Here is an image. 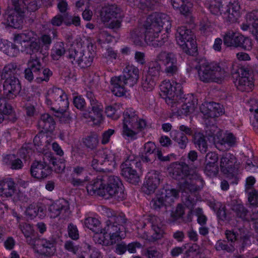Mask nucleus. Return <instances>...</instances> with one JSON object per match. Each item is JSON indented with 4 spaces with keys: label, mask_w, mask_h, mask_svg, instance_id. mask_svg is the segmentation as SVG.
<instances>
[{
    "label": "nucleus",
    "mask_w": 258,
    "mask_h": 258,
    "mask_svg": "<svg viewBox=\"0 0 258 258\" xmlns=\"http://www.w3.org/2000/svg\"><path fill=\"white\" fill-rule=\"evenodd\" d=\"M55 242L53 239L41 238L37 242L36 251L40 254L50 256L55 252Z\"/></svg>",
    "instance_id": "nucleus-25"
},
{
    "label": "nucleus",
    "mask_w": 258,
    "mask_h": 258,
    "mask_svg": "<svg viewBox=\"0 0 258 258\" xmlns=\"http://www.w3.org/2000/svg\"><path fill=\"white\" fill-rule=\"evenodd\" d=\"M12 3L14 9L12 8L10 10H16V11H19L20 13H25L27 5L28 3V0H12Z\"/></svg>",
    "instance_id": "nucleus-54"
},
{
    "label": "nucleus",
    "mask_w": 258,
    "mask_h": 258,
    "mask_svg": "<svg viewBox=\"0 0 258 258\" xmlns=\"http://www.w3.org/2000/svg\"><path fill=\"white\" fill-rule=\"evenodd\" d=\"M156 79V78L146 75L143 76L142 81L143 89L146 91H152L155 86Z\"/></svg>",
    "instance_id": "nucleus-49"
},
{
    "label": "nucleus",
    "mask_w": 258,
    "mask_h": 258,
    "mask_svg": "<svg viewBox=\"0 0 258 258\" xmlns=\"http://www.w3.org/2000/svg\"><path fill=\"white\" fill-rule=\"evenodd\" d=\"M239 77L235 81V85L237 88L242 91H250L253 86L251 78H249V71L246 68L242 67L238 72Z\"/></svg>",
    "instance_id": "nucleus-19"
},
{
    "label": "nucleus",
    "mask_w": 258,
    "mask_h": 258,
    "mask_svg": "<svg viewBox=\"0 0 258 258\" xmlns=\"http://www.w3.org/2000/svg\"><path fill=\"white\" fill-rule=\"evenodd\" d=\"M106 175H99L96 179L93 180L86 186L88 194L91 196L98 195L99 196H104V189L105 187V182L107 179L105 178Z\"/></svg>",
    "instance_id": "nucleus-24"
},
{
    "label": "nucleus",
    "mask_w": 258,
    "mask_h": 258,
    "mask_svg": "<svg viewBox=\"0 0 258 258\" xmlns=\"http://www.w3.org/2000/svg\"><path fill=\"white\" fill-rule=\"evenodd\" d=\"M221 171L229 178H234L235 180L238 172L239 164L235 156L230 153L224 154L220 159Z\"/></svg>",
    "instance_id": "nucleus-14"
},
{
    "label": "nucleus",
    "mask_w": 258,
    "mask_h": 258,
    "mask_svg": "<svg viewBox=\"0 0 258 258\" xmlns=\"http://www.w3.org/2000/svg\"><path fill=\"white\" fill-rule=\"evenodd\" d=\"M68 203L64 200H59L50 205L48 211L51 218H55L60 214H63L69 211Z\"/></svg>",
    "instance_id": "nucleus-30"
},
{
    "label": "nucleus",
    "mask_w": 258,
    "mask_h": 258,
    "mask_svg": "<svg viewBox=\"0 0 258 258\" xmlns=\"http://www.w3.org/2000/svg\"><path fill=\"white\" fill-rule=\"evenodd\" d=\"M169 173L171 176L179 181L180 191L186 194L192 193L202 188L203 180L199 174L189 169L185 163L174 162L170 165Z\"/></svg>",
    "instance_id": "nucleus-1"
},
{
    "label": "nucleus",
    "mask_w": 258,
    "mask_h": 258,
    "mask_svg": "<svg viewBox=\"0 0 258 258\" xmlns=\"http://www.w3.org/2000/svg\"><path fill=\"white\" fill-rule=\"evenodd\" d=\"M35 36V34L31 31L26 30L21 33L15 35L14 41L16 44L21 45L22 48H27L29 42Z\"/></svg>",
    "instance_id": "nucleus-33"
},
{
    "label": "nucleus",
    "mask_w": 258,
    "mask_h": 258,
    "mask_svg": "<svg viewBox=\"0 0 258 258\" xmlns=\"http://www.w3.org/2000/svg\"><path fill=\"white\" fill-rule=\"evenodd\" d=\"M66 51L64 43L57 42L51 49V56L53 60H57L65 54Z\"/></svg>",
    "instance_id": "nucleus-43"
},
{
    "label": "nucleus",
    "mask_w": 258,
    "mask_h": 258,
    "mask_svg": "<svg viewBox=\"0 0 258 258\" xmlns=\"http://www.w3.org/2000/svg\"><path fill=\"white\" fill-rule=\"evenodd\" d=\"M83 50H84L79 46H72L69 49L68 58L70 59L72 63L79 64L81 58H82L83 55Z\"/></svg>",
    "instance_id": "nucleus-39"
},
{
    "label": "nucleus",
    "mask_w": 258,
    "mask_h": 258,
    "mask_svg": "<svg viewBox=\"0 0 258 258\" xmlns=\"http://www.w3.org/2000/svg\"><path fill=\"white\" fill-rule=\"evenodd\" d=\"M100 233H98L99 230H98L96 232V233L94 236V240L96 243H98L105 246L114 244V243H112V241L110 238L109 239H108L106 238L105 235L106 234V233L105 231L103 232V230H100Z\"/></svg>",
    "instance_id": "nucleus-50"
},
{
    "label": "nucleus",
    "mask_w": 258,
    "mask_h": 258,
    "mask_svg": "<svg viewBox=\"0 0 258 258\" xmlns=\"http://www.w3.org/2000/svg\"><path fill=\"white\" fill-rule=\"evenodd\" d=\"M137 163L138 162L133 157L129 156L120 165L121 175L128 182L135 184L138 183L140 180L139 176L134 169Z\"/></svg>",
    "instance_id": "nucleus-17"
},
{
    "label": "nucleus",
    "mask_w": 258,
    "mask_h": 258,
    "mask_svg": "<svg viewBox=\"0 0 258 258\" xmlns=\"http://www.w3.org/2000/svg\"><path fill=\"white\" fill-rule=\"evenodd\" d=\"M195 36L189 29L185 26L178 27L176 33L177 43L187 54L194 55L197 52V46Z\"/></svg>",
    "instance_id": "nucleus-7"
},
{
    "label": "nucleus",
    "mask_w": 258,
    "mask_h": 258,
    "mask_svg": "<svg viewBox=\"0 0 258 258\" xmlns=\"http://www.w3.org/2000/svg\"><path fill=\"white\" fill-rule=\"evenodd\" d=\"M52 75V72L48 68L43 69L40 74V76H38L36 77L35 81L37 83H40L42 81L47 82L49 79V77Z\"/></svg>",
    "instance_id": "nucleus-57"
},
{
    "label": "nucleus",
    "mask_w": 258,
    "mask_h": 258,
    "mask_svg": "<svg viewBox=\"0 0 258 258\" xmlns=\"http://www.w3.org/2000/svg\"><path fill=\"white\" fill-rule=\"evenodd\" d=\"M28 47H29L33 52H39L43 55H45L48 54V52H46L42 47V44L40 43L39 40L37 41H33L31 42L28 44Z\"/></svg>",
    "instance_id": "nucleus-55"
},
{
    "label": "nucleus",
    "mask_w": 258,
    "mask_h": 258,
    "mask_svg": "<svg viewBox=\"0 0 258 258\" xmlns=\"http://www.w3.org/2000/svg\"><path fill=\"white\" fill-rule=\"evenodd\" d=\"M194 142L202 153H205L208 151V145L204 135L201 133H196L194 135Z\"/></svg>",
    "instance_id": "nucleus-41"
},
{
    "label": "nucleus",
    "mask_w": 258,
    "mask_h": 258,
    "mask_svg": "<svg viewBox=\"0 0 258 258\" xmlns=\"http://www.w3.org/2000/svg\"><path fill=\"white\" fill-rule=\"evenodd\" d=\"M50 162L53 165L54 170L56 173H62L64 171L66 165L62 159L56 160L54 158H51Z\"/></svg>",
    "instance_id": "nucleus-56"
},
{
    "label": "nucleus",
    "mask_w": 258,
    "mask_h": 258,
    "mask_svg": "<svg viewBox=\"0 0 258 258\" xmlns=\"http://www.w3.org/2000/svg\"><path fill=\"white\" fill-rule=\"evenodd\" d=\"M121 76L126 81L127 86L132 87L137 83L139 80V69L133 65L128 64L124 69L123 75Z\"/></svg>",
    "instance_id": "nucleus-29"
},
{
    "label": "nucleus",
    "mask_w": 258,
    "mask_h": 258,
    "mask_svg": "<svg viewBox=\"0 0 258 258\" xmlns=\"http://www.w3.org/2000/svg\"><path fill=\"white\" fill-rule=\"evenodd\" d=\"M144 26L145 39H150L153 34H158L164 29L167 32L171 23L170 17L166 14L155 13L148 17Z\"/></svg>",
    "instance_id": "nucleus-4"
},
{
    "label": "nucleus",
    "mask_w": 258,
    "mask_h": 258,
    "mask_svg": "<svg viewBox=\"0 0 258 258\" xmlns=\"http://www.w3.org/2000/svg\"><path fill=\"white\" fill-rule=\"evenodd\" d=\"M16 191V185L11 178L0 181V196L11 197Z\"/></svg>",
    "instance_id": "nucleus-31"
},
{
    "label": "nucleus",
    "mask_w": 258,
    "mask_h": 258,
    "mask_svg": "<svg viewBox=\"0 0 258 258\" xmlns=\"http://www.w3.org/2000/svg\"><path fill=\"white\" fill-rule=\"evenodd\" d=\"M221 144L226 143L229 146L232 147L236 145V138L235 136L231 133H226L224 137L222 139Z\"/></svg>",
    "instance_id": "nucleus-59"
},
{
    "label": "nucleus",
    "mask_w": 258,
    "mask_h": 258,
    "mask_svg": "<svg viewBox=\"0 0 258 258\" xmlns=\"http://www.w3.org/2000/svg\"><path fill=\"white\" fill-rule=\"evenodd\" d=\"M38 40L40 43L42 44V46L46 52H47L52 42V37L50 35L44 34L42 35Z\"/></svg>",
    "instance_id": "nucleus-61"
},
{
    "label": "nucleus",
    "mask_w": 258,
    "mask_h": 258,
    "mask_svg": "<svg viewBox=\"0 0 258 258\" xmlns=\"http://www.w3.org/2000/svg\"><path fill=\"white\" fill-rule=\"evenodd\" d=\"M184 214V207L181 204H178L175 211L171 213V217L173 221L181 218Z\"/></svg>",
    "instance_id": "nucleus-58"
},
{
    "label": "nucleus",
    "mask_w": 258,
    "mask_h": 258,
    "mask_svg": "<svg viewBox=\"0 0 258 258\" xmlns=\"http://www.w3.org/2000/svg\"><path fill=\"white\" fill-rule=\"evenodd\" d=\"M107 179L104 189L105 199L113 198L117 201H122L125 198L123 186L119 178L114 175L105 176Z\"/></svg>",
    "instance_id": "nucleus-11"
},
{
    "label": "nucleus",
    "mask_w": 258,
    "mask_h": 258,
    "mask_svg": "<svg viewBox=\"0 0 258 258\" xmlns=\"http://www.w3.org/2000/svg\"><path fill=\"white\" fill-rule=\"evenodd\" d=\"M200 110L206 117L215 118L223 114L224 113L223 106L214 102H205L200 106Z\"/></svg>",
    "instance_id": "nucleus-23"
},
{
    "label": "nucleus",
    "mask_w": 258,
    "mask_h": 258,
    "mask_svg": "<svg viewBox=\"0 0 258 258\" xmlns=\"http://www.w3.org/2000/svg\"><path fill=\"white\" fill-rule=\"evenodd\" d=\"M20 72V68L16 63H10L4 67L1 74V78H6V77H13V76L18 77Z\"/></svg>",
    "instance_id": "nucleus-37"
},
{
    "label": "nucleus",
    "mask_w": 258,
    "mask_h": 258,
    "mask_svg": "<svg viewBox=\"0 0 258 258\" xmlns=\"http://www.w3.org/2000/svg\"><path fill=\"white\" fill-rule=\"evenodd\" d=\"M55 124L53 117L48 113L42 114L38 122V127L45 132H52L54 129Z\"/></svg>",
    "instance_id": "nucleus-32"
},
{
    "label": "nucleus",
    "mask_w": 258,
    "mask_h": 258,
    "mask_svg": "<svg viewBox=\"0 0 258 258\" xmlns=\"http://www.w3.org/2000/svg\"><path fill=\"white\" fill-rule=\"evenodd\" d=\"M160 61L156 58L155 61H152L148 64V71L146 75L150 76L154 78H158L160 75L161 66L159 63Z\"/></svg>",
    "instance_id": "nucleus-44"
},
{
    "label": "nucleus",
    "mask_w": 258,
    "mask_h": 258,
    "mask_svg": "<svg viewBox=\"0 0 258 258\" xmlns=\"http://www.w3.org/2000/svg\"><path fill=\"white\" fill-rule=\"evenodd\" d=\"M126 219L123 214L115 215L106 222V225L103 229L106 234H108L112 243L115 244L125 236V230L124 224Z\"/></svg>",
    "instance_id": "nucleus-6"
},
{
    "label": "nucleus",
    "mask_w": 258,
    "mask_h": 258,
    "mask_svg": "<svg viewBox=\"0 0 258 258\" xmlns=\"http://www.w3.org/2000/svg\"><path fill=\"white\" fill-rule=\"evenodd\" d=\"M84 224L86 227L96 232L99 230L98 227H99L100 223L95 218L88 217L85 219Z\"/></svg>",
    "instance_id": "nucleus-53"
},
{
    "label": "nucleus",
    "mask_w": 258,
    "mask_h": 258,
    "mask_svg": "<svg viewBox=\"0 0 258 258\" xmlns=\"http://www.w3.org/2000/svg\"><path fill=\"white\" fill-rule=\"evenodd\" d=\"M160 90L163 95L166 96L165 102L171 107L177 108V103L181 99L183 93L180 88V85L176 84L175 86L169 82H163L160 85Z\"/></svg>",
    "instance_id": "nucleus-12"
},
{
    "label": "nucleus",
    "mask_w": 258,
    "mask_h": 258,
    "mask_svg": "<svg viewBox=\"0 0 258 258\" xmlns=\"http://www.w3.org/2000/svg\"><path fill=\"white\" fill-rule=\"evenodd\" d=\"M204 171L209 176H215L218 174L219 168L218 164H205Z\"/></svg>",
    "instance_id": "nucleus-60"
},
{
    "label": "nucleus",
    "mask_w": 258,
    "mask_h": 258,
    "mask_svg": "<svg viewBox=\"0 0 258 258\" xmlns=\"http://www.w3.org/2000/svg\"><path fill=\"white\" fill-rule=\"evenodd\" d=\"M223 42L227 47H240L246 50H249L252 48L250 39L239 33L230 31L227 32L224 35Z\"/></svg>",
    "instance_id": "nucleus-13"
},
{
    "label": "nucleus",
    "mask_w": 258,
    "mask_h": 258,
    "mask_svg": "<svg viewBox=\"0 0 258 258\" xmlns=\"http://www.w3.org/2000/svg\"><path fill=\"white\" fill-rule=\"evenodd\" d=\"M28 68L33 72L36 77L40 76L43 67L40 59L36 56H31L28 62Z\"/></svg>",
    "instance_id": "nucleus-42"
},
{
    "label": "nucleus",
    "mask_w": 258,
    "mask_h": 258,
    "mask_svg": "<svg viewBox=\"0 0 258 258\" xmlns=\"http://www.w3.org/2000/svg\"><path fill=\"white\" fill-rule=\"evenodd\" d=\"M51 170L47 164L41 161H34L31 164L30 173L37 179L46 178L51 173Z\"/></svg>",
    "instance_id": "nucleus-22"
},
{
    "label": "nucleus",
    "mask_w": 258,
    "mask_h": 258,
    "mask_svg": "<svg viewBox=\"0 0 258 258\" xmlns=\"http://www.w3.org/2000/svg\"><path fill=\"white\" fill-rule=\"evenodd\" d=\"M145 255L148 258H162V254L156 248L152 247L146 249Z\"/></svg>",
    "instance_id": "nucleus-64"
},
{
    "label": "nucleus",
    "mask_w": 258,
    "mask_h": 258,
    "mask_svg": "<svg viewBox=\"0 0 258 258\" xmlns=\"http://www.w3.org/2000/svg\"><path fill=\"white\" fill-rule=\"evenodd\" d=\"M232 210L236 215L243 220H248L249 219V212L241 204H236L232 206Z\"/></svg>",
    "instance_id": "nucleus-47"
},
{
    "label": "nucleus",
    "mask_w": 258,
    "mask_h": 258,
    "mask_svg": "<svg viewBox=\"0 0 258 258\" xmlns=\"http://www.w3.org/2000/svg\"><path fill=\"white\" fill-rule=\"evenodd\" d=\"M146 183L142 187L143 191L147 195H151L154 192L160 182L161 175L157 171H153L148 173Z\"/></svg>",
    "instance_id": "nucleus-26"
},
{
    "label": "nucleus",
    "mask_w": 258,
    "mask_h": 258,
    "mask_svg": "<svg viewBox=\"0 0 258 258\" xmlns=\"http://www.w3.org/2000/svg\"><path fill=\"white\" fill-rule=\"evenodd\" d=\"M201 81L205 83L220 82L226 76V71L219 63L205 62L196 66Z\"/></svg>",
    "instance_id": "nucleus-5"
},
{
    "label": "nucleus",
    "mask_w": 258,
    "mask_h": 258,
    "mask_svg": "<svg viewBox=\"0 0 258 258\" xmlns=\"http://www.w3.org/2000/svg\"><path fill=\"white\" fill-rule=\"evenodd\" d=\"M86 96L89 100L91 106L88 109L89 117L93 121L97 120V122L100 121L102 117V105L96 99L91 92H87Z\"/></svg>",
    "instance_id": "nucleus-20"
},
{
    "label": "nucleus",
    "mask_w": 258,
    "mask_h": 258,
    "mask_svg": "<svg viewBox=\"0 0 258 258\" xmlns=\"http://www.w3.org/2000/svg\"><path fill=\"white\" fill-rule=\"evenodd\" d=\"M181 103L183 104L180 110V112L182 114L187 115L194 111L196 107L197 101L192 94H183L181 96V99L179 100V102L177 103V105ZM176 108L174 107L172 110L175 111Z\"/></svg>",
    "instance_id": "nucleus-27"
},
{
    "label": "nucleus",
    "mask_w": 258,
    "mask_h": 258,
    "mask_svg": "<svg viewBox=\"0 0 258 258\" xmlns=\"http://www.w3.org/2000/svg\"><path fill=\"white\" fill-rule=\"evenodd\" d=\"M115 156L109 151L100 150L94 156L91 166L97 171H110L115 167Z\"/></svg>",
    "instance_id": "nucleus-8"
},
{
    "label": "nucleus",
    "mask_w": 258,
    "mask_h": 258,
    "mask_svg": "<svg viewBox=\"0 0 258 258\" xmlns=\"http://www.w3.org/2000/svg\"><path fill=\"white\" fill-rule=\"evenodd\" d=\"M145 31L143 28H137L131 32L130 39L136 45L141 46L143 44V34Z\"/></svg>",
    "instance_id": "nucleus-46"
},
{
    "label": "nucleus",
    "mask_w": 258,
    "mask_h": 258,
    "mask_svg": "<svg viewBox=\"0 0 258 258\" xmlns=\"http://www.w3.org/2000/svg\"><path fill=\"white\" fill-rule=\"evenodd\" d=\"M93 46H91V49L88 46L86 50H83V55L79 63L78 66L82 68L90 67L95 56V53L92 49Z\"/></svg>",
    "instance_id": "nucleus-35"
},
{
    "label": "nucleus",
    "mask_w": 258,
    "mask_h": 258,
    "mask_svg": "<svg viewBox=\"0 0 258 258\" xmlns=\"http://www.w3.org/2000/svg\"><path fill=\"white\" fill-rule=\"evenodd\" d=\"M215 248L217 251L223 250L227 252H233L235 249V246L232 243H229L226 240H219L215 245Z\"/></svg>",
    "instance_id": "nucleus-48"
},
{
    "label": "nucleus",
    "mask_w": 258,
    "mask_h": 258,
    "mask_svg": "<svg viewBox=\"0 0 258 258\" xmlns=\"http://www.w3.org/2000/svg\"><path fill=\"white\" fill-rule=\"evenodd\" d=\"M101 17L104 23H108V28L118 29L121 26L123 17L122 11L116 5H111L102 8Z\"/></svg>",
    "instance_id": "nucleus-10"
},
{
    "label": "nucleus",
    "mask_w": 258,
    "mask_h": 258,
    "mask_svg": "<svg viewBox=\"0 0 258 258\" xmlns=\"http://www.w3.org/2000/svg\"><path fill=\"white\" fill-rule=\"evenodd\" d=\"M209 9L212 14L223 15L227 21L234 22L239 16L240 2L239 0L214 1L211 3Z\"/></svg>",
    "instance_id": "nucleus-2"
},
{
    "label": "nucleus",
    "mask_w": 258,
    "mask_h": 258,
    "mask_svg": "<svg viewBox=\"0 0 258 258\" xmlns=\"http://www.w3.org/2000/svg\"><path fill=\"white\" fill-rule=\"evenodd\" d=\"M4 162L12 169H20L23 167L22 161L16 158L14 155H7L4 159Z\"/></svg>",
    "instance_id": "nucleus-45"
},
{
    "label": "nucleus",
    "mask_w": 258,
    "mask_h": 258,
    "mask_svg": "<svg viewBox=\"0 0 258 258\" xmlns=\"http://www.w3.org/2000/svg\"><path fill=\"white\" fill-rule=\"evenodd\" d=\"M46 103L50 109L54 112L64 111L69 107L67 95L57 88L49 90L46 97Z\"/></svg>",
    "instance_id": "nucleus-9"
},
{
    "label": "nucleus",
    "mask_w": 258,
    "mask_h": 258,
    "mask_svg": "<svg viewBox=\"0 0 258 258\" xmlns=\"http://www.w3.org/2000/svg\"><path fill=\"white\" fill-rule=\"evenodd\" d=\"M168 40V36L166 33L162 34L161 36L158 34H153L150 37V39H145L146 42L149 45L154 47L162 46Z\"/></svg>",
    "instance_id": "nucleus-38"
},
{
    "label": "nucleus",
    "mask_w": 258,
    "mask_h": 258,
    "mask_svg": "<svg viewBox=\"0 0 258 258\" xmlns=\"http://www.w3.org/2000/svg\"><path fill=\"white\" fill-rule=\"evenodd\" d=\"M24 13L16 10H7L4 15V24L17 29L20 28L23 23Z\"/></svg>",
    "instance_id": "nucleus-21"
},
{
    "label": "nucleus",
    "mask_w": 258,
    "mask_h": 258,
    "mask_svg": "<svg viewBox=\"0 0 258 258\" xmlns=\"http://www.w3.org/2000/svg\"><path fill=\"white\" fill-rule=\"evenodd\" d=\"M69 236L73 240H77L79 238V231L77 226L73 223H70L68 226Z\"/></svg>",
    "instance_id": "nucleus-62"
},
{
    "label": "nucleus",
    "mask_w": 258,
    "mask_h": 258,
    "mask_svg": "<svg viewBox=\"0 0 258 258\" xmlns=\"http://www.w3.org/2000/svg\"><path fill=\"white\" fill-rule=\"evenodd\" d=\"M178 192L175 189L166 190L164 196L156 197L152 199L151 202V207L155 210L159 211L163 209L166 211L167 207L170 206L174 202L175 199L177 198Z\"/></svg>",
    "instance_id": "nucleus-16"
},
{
    "label": "nucleus",
    "mask_w": 258,
    "mask_h": 258,
    "mask_svg": "<svg viewBox=\"0 0 258 258\" xmlns=\"http://www.w3.org/2000/svg\"><path fill=\"white\" fill-rule=\"evenodd\" d=\"M82 142L87 148L94 150L96 148L99 144L98 136L96 133H91L83 138Z\"/></svg>",
    "instance_id": "nucleus-40"
},
{
    "label": "nucleus",
    "mask_w": 258,
    "mask_h": 258,
    "mask_svg": "<svg viewBox=\"0 0 258 258\" xmlns=\"http://www.w3.org/2000/svg\"><path fill=\"white\" fill-rule=\"evenodd\" d=\"M157 60L162 62L165 67L164 72L168 76H173L178 71L176 55L171 52L161 51L156 56Z\"/></svg>",
    "instance_id": "nucleus-15"
},
{
    "label": "nucleus",
    "mask_w": 258,
    "mask_h": 258,
    "mask_svg": "<svg viewBox=\"0 0 258 258\" xmlns=\"http://www.w3.org/2000/svg\"><path fill=\"white\" fill-rule=\"evenodd\" d=\"M173 8L178 9L184 15H188L191 13L192 4L189 0H171Z\"/></svg>",
    "instance_id": "nucleus-34"
},
{
    "label": "nucleus",
    "mask_w": 258,
    "mask_h": 258,
    "mask_svg": "<svg viewBox=\"0 0 258 258\" xmlns=\"http://www.w3.org/2000/svg\"><path fill=\"white\" fill-rule=\"evenodd\" d=\"M173 140L177 144L181 149H184L188 143V140L185 135L183 133L177 132L175 136L172 138Z\"/></svg>",
    "instance_id": "nucleus-51"
},
{
    "label": "nucleus",
    "mask_w": 258,
    "mask_h": 258,
    "mask_svg": "<svg viewBox=\"0 0 258 258\" xmlns=\"http://www.w3.org/2000/svg\"><path fill=\"white\" fill-rule=\"evenodd\" d=\"M4 80L3 88L5 97L8 99H12L16 97L21 89V85L18 78L13 76V77L1 78Z\"/></svg>",
    "instance_id": "nucleus-18"
},
{
    "label": "nucleus",
    "mask_w": 258,
    "mask_h": 258,
    "mask_svg": "<svg viewBox=\"0 0 258 258\" xmlns=\"http://www.w3.org/2000/svg\"><path fill=\"white\" fill-rule=\"evenodd\" d=\"M128 86H127L126 81L120 76H115L111 78L110 80V89L113 93L116 96L121 97L123 96L126 91Z\"/></svg>",
    "instance_id": "nucleus-28"
},
{
    "label": "nucleus",
    "mask_w": 258,
    "mask_h": 258,
    "mask_svg": "<svg viewBox=\"0 0 258 258\" xmlns=\"http://www.w3.org/2000/svg\"><path fill=\"white\" fill-rule=\"evenodd\" d=\"M146 126V121L139 117L137 112L133 108H127L124 111L122 131L123 136L131 140H135L137 134L144 130Z\"/></svg>",
    "instance_id": "nucleus-3"
},
{
    "label": "nucleus",
    "mask_w": 258,
    "mask_h": 258,
    "mask_svg": "<svg viewBox=\"0 0 258 258\" xmlns=\"http://www.w3.org/2000/svg\"><path fill=\"white\" fill-rule=\"evenodd\" d=\"M46 209L42 205L31 204L27 208L25 213L30 219H33L38 216L39 217H43L45 215Z\"/></svg>",
    "instance_id": "nucleus-36"
},
{
    "label": "nucleus",
    "mask_w": 258,
    "mask_h": 258,
    "mask_svg": "<svg viewBox=\"0 0 258 258\" xmlns=\"http://www.w3.org/2000/svg\"><path fill=\"white\" fill-rule=\"evenodd\" d=\"M64 24L69 26L72 25L76 27L80 26L81 25V19L78 16H70L69 13L64 14Z\"/></svg>",
    "instance_id": "nucleus-52"
},
{
    "label": "nucleus",
    "mask_w": 258,
    "mask_h": 258,
    "mask_svg": "<svg viewBox=\"0 0 258 258\" xmlns=\"http://www.w3.org/2000/svg\"><path fill=\"white\" fill-rule=\"evenodd\" d=\"M218 154L214 152H210L207 154L205 157V164H218Z\"/></svg>",
    "instance_id": "nucleus-63"
}]
</instances>
